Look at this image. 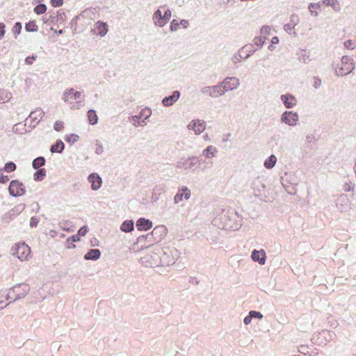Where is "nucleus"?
Segmentation results:
<instances>
[{"mask_svg": "<svg viewBox=\"0 0 356 356\" xmlns=\"http://www.w3.org/2000/svg\"><path fill=\"white\" fill-rule=\"evenodd\" d=\"M63 100L68 104L71 109H79L84 105V99L81 92L71 88L64 92Z\"/></svg>", "mask_w": 356, "mask_h": 356, "instance_id": "obj_1", "label": "nucleus"}, {"mask_svg": "<svg viewBox=\"0 0 356 356\" xmlns=\"http://www.w3.org/2000/svg\"><path fill=\"white\" fill-rule=\"evenodd\" d=\"M12 254L21 261L28 260L31 257V248L25 243H15L11 248Z\"/></svg>", "mask_w": 356, "mask_h": 356, "instance_id": "obj_2", "label": "nucleus"}, {"mask_svg": "<svg viewBox=\"0 0 356 356\" xmlns=\"http://www.w3.org/2000/svg\"><path fill=\"white\" fill-rule=\"evenodd\" d=\"M9 194L13 197L23 195L26 192V188L23 183L18 180H13L8 188Z\"/></svg>", "mask_w": 356, "mask_h": 356, "instance_id": "obj_3", "label": "nucleus"}, {"mask_svg": "<svg viewBox=\"0 0 356 356\" xmlns=\"http://www.w3.org/2000/svg\"><path fill=\"white\" fill-rule=\"evenodd\" d=\"M353 69L352 61L347 57H343L341 61V66H339L337 72L338 74L344 76L349 74Z\"/></svg>", "mask_w": 356, "mask_h": 356, "instance_id": "obj_4", "label": "nucleus"}, {"mask_svg": "<svg viewBox=\"0 0 356 356\" xmlns=\"http://www.w3.org/2000/svg\"><path fill=\"white\" fill-rule=\"evenodd\" d=\"M221 84L224 90V92H225L236 88L238 86L239 83L236 78L230 77L225 79Z\"/></svg>", "mask_w": 356, "mask_h": 356, "instance_id": "obj_5", "label": "nucleus"}, {"mask_svg": "<svg viewBox=\"0 0 356 356\" xmlns=\"http://www.w3.org/2000/svg\"><path fill=\"white\" fill-rule=\"evenodd\" d=\"M298 119V116L297 113L291 111H286L282 116V121L291 126L295 125Z\"/></svg>", "mask_w": 356, "mask_h": 356, "instance_id": "obj_6", "label": "nucleus"}, {"mask_svg": "<svg viewBox=\"0 0 356 356\" xmlns=\"http://www.w3.org/2000/svg\"><path fill=\"white\" fill-rule=\"evenodd\" d=\"M188 127L193 129L196 134H200L204 131L206 126L204 122L197 120L189 123Z\"/></svg>", "mask_w": 356, "mask_h": 356, "instance_id": "obj_7", "label": "nucleus"}, {"mask_svg": "<svg viewBox=\"0 0 356 356\" xmlns=\"http://www.w3.org/2000/svg\"><path fill=\"white\" fill-rule=\"evenodd\" d=\"M88 179L91 184L92 190L96 191L101 187L102 184V178L97 174L92 173L90 175Z\"/></svg>", "mask_w": 356, "mask_h": 356, "instance_id": "obj_8", "label": "nucleus"}, {"mask_svg": "<svg viewBox=\"0 0 356 356\" xmlns=\"http://www.w3.org/2000/svg\"><path fill=\"white\" fill-rule=\"evenodd\" d=\"M191 196V191L186 187H183L179 190L174 197L175 203H178L183 200V199L188 200Z\"/></svg>", "mask_w": 356, "mask_h": 356, "instance_id": "obj_9", "label": "nucleus"}, {"mask_svg": "<svg viewBox=\"0 0 356 356\" xmlns=\"http://www.w3.org/2000/svg\"><path fill=\"white\" fill-rule=\"evenodd\" d=\"M251 257L253 261L259 262V264H264L266 261V252L264 250H253Z\"/></svg>", "mask_w": 356, "mask_h": 356, "instance_id": "obj_10", "label": "nucleus"}, {"mask_svg": "<svg viewBox=\"0 0 356 356\" xmlns=\"http://www.w3.org/2000/svg\"><path fill=\"white\" fill-rule=\"evenodd\" d=\"M29 290V286L24 284L15 286L13 288V291L16 293L17 298H21L24 297L27 293Z\"/></svg>", "mask_w": 356, "mask_h": 356, "instance_id": "obj_11", "label": "nucleus"}, {"mask_svg": "<svg viewBox=\"0 0 356 356\" xmlns=\"http://www.w3.org/2000/svg\"><path fill=\"white\" fill-rule=\"evenodd\" d=\"M136 227L140 231H147L152 228V222L149 220L140 218L136 222Z\"/></svg>", "mask_w": 356, "mask_h": 356, "instance_id": "obj_12", "label": "nucleus"}, {"mask_svg": "<svg viewBox=\"0 0 356 356\" xmlns=\"http://www.w3.org/2000/svg\"><path fill=\"white\" fill-rule=\"evenodd\" d=\"M108 30V29L106 23L99 21L95 24L94 31L102 37L104 36L107 33Z\"/></svg>", "mask_w": 356, "mask_h": 356, "instance_id": "obj_13", "label": "nucleus"}, {"mask_svg": "<svg viewBox=\"0 0 356 356\" xmlns=\"http://www.w3.org/2000/svg\"><path fill=\"white\" fill-rule=\"evenodd\" d=\"M180 93L179 91H175L172 95L166 97L163 99V104L165 106H172L179 98Z\"/></svg>", "mask_w": 356, "mask_h": 356, "instance_id": "obj_14", "label": "nucleus"}, {"mask_svg": "<svg viewBox=\"0 0 356 356\" xmlns=\"http://www.w3.org/2000/svg\"><path fill=\"white\" fill-rule=\"evenodd\" d=\"M281 99L286 108H292L296 104V99L291 95H282Z\"/></svg>", "mask_w": 356, "mask_h": 356, "instance_id": "obj_15", "label": "nucleus"}, {"mask_svg": "<svg viewBox=\"0 0 356 356\" xmlns=\"http://www.w3.org/2000/svg\"><path fill=\"white\" fill-rule=\"evenodd\" d=\"M101 256V252L98 249L90 250L84 256L86 260H97Z\"/></svg>", "mask_w": 356, "mask_h": 356, "instance_id": "obj_16", "label": "nucleus"}, {"mask_svg": "<svg viewBox=\"0 0 356 356\" xmlns=\"http://www.w3.org/2000/svg\"><path fill=\"white\" fill-rule=\"evenodd\" d=\"M153 19L154 24L159 26H163L165 25V21L162 13L160 10H157L153 15Z\"/></svg>", "mask_w": 356, "mask_h": 356, "instance_id": "obj_17", "label": "nucleus"}, {"mask_svg": "<svg viewBox=\"0 0 356 356\" xmlns=\"http://www.w3.org/2000/svg\"><path fill=\"white\" fill-rule=\"evenodd\" d=\"M224 93L225 92H224V90L222 88V84L213 87L212 88H210V90H209L210 96L213 97L220 96V95H223Z\"/></svg>", "mask_w": 356, "mask_h": 356, "instance_id": "obj_18", "label": "nucleus"}, {"mask_svg": "<svg viewBox=\"0 0 356 356\" xmlns=\"http://www.w3.org/2000/svg\"><path fill=\"white\" fill-rule=\"evenodd\" d=\"M87 116L90 124H95L97 123L98 117L96 112L94 110H89Z\"/></svg>", "mask_w": 356, "mask_h": 356, "instance_id": "obj_19", "label": "nucleus"}, {"mask_svg": "<svg viewBox=\"0 0 356 356\" xmlns=\"http://www.w3.org/2000/svg\"><path fill=\"white\" fill-rule=\"evenodd\" d=\"M64 147V143L61 140H58L51 147V152L53 153H60L63 150Z\"/></svg>", "mask_w": 356, "mask_h": 356, "instance_id": "obj_20", "label": "nucleus"}, {"mask_svg": "<svg viewBox=\"0 0 356 356\" xmlns=\"http://www.w3.org/2000/svg\"><path fill=\"white\" fill-rule=\"evenodd\" d=\"M277 159L274 155H271L264 163V165L266 168H272L276 163Z\"/></svg>", "mask_w": 356, "mask_h": 356, "instance_id": "obj_21", "label": "nucleus"}, {"mask_svg": "<svg viewBox=\"0 0 356 356\" xmlns=\"http://www.w3.org/2000/svg\"><path fill=\"white\" fill-rule=\"evenodd\" d=\"M44 163H45V159L44 157H42V156L38 157L33 160V167L35 169L39 168L42 167V165H44Z\"/></svg>", "mask_w": 356, "mask_h": 356, "instance_id": "obj_22", "label": "nucleus"}, {"mask_svg": "<svg viewBox=\"0 0 356 356\" xmlns=\"http://www.w3.org/2000/svg\"><path fill=\"white\" fill-rule=\"evenodd\" d=\"M134 229V223L131 221H125L121 225V229L123 232H129Z\"/></svg>", "mask_w": 356, "mask_h": 356, "instance_id": "obj_23", "label": "nucleus"}, {"mask_svg": "<svg viewBox=\"0 0 356 356\" xmlns=\"http://www.w3.org/2000/svg\"><path fill=\"white\" fill-rule=\"evenodd\" d=\"M216 147L210 145L207 147V149L204 150V155L205 156L209 158V157H213L215 156V153L216 152Z\"/></svg>", "mask_w": 356, "mask_h": 356, "instance_id": "obj_24", "label": "nucleus"}, {"mask_svg": "<svg viewBox=\"0 0 356 356\" xmlns=\"http://www.w3.org/2000/svg\"><path fill=\"white\" fill-rule=\"evenodd\" d=\"M25 28L27 31H30V32L36 31H38V29L35 21H30L29 22L26 24Z\"/></svg>", "mask_w": 356, "mask_h": 356, "instance_id": "obj_25", "label": "nucleus"}, {"mask_svg": "<svg viewBox=\"0 0 356 356\" xmlns=\"http://www.w3.org/2000/svg\"><path fill=\"white\" fill-rule=\"evenodd\" d=\"M323 3L325 4L326 6H330L335 10L339 8V3L337 0H323Z\"/></svg>", "mask_w": 356, "mask_h": 356, "instance_id": "obj_26", "label": "nucleus"}, {"mask_svg": "<svg viewBox=\"0 0 356 356\" xmlns=\"http://www.w3.org/2000/svg\"><path fill=\"white\" fill-rule=\"evenodd\" d=\"M46 175V171L44 169H40L34 174V179L36 181H41L44 179Z\"/></svg>", "mask_w": 356, "mask_h": 356, "instance_id": "obj_27", "label": "nucleus"}, {"mask_svg": "<svg viewBox=\"0 0 356 356\" xmlns=\"http://www.w3.org/2000/svg\"><path fill=\"white\" fill-rule=\"evenodd\" d=\"M320 4L319 3H311L309 6V9L312 13V15L314 16L318 15V12L320 9Z\"/></svg>", "mask_w": 356, "mask_h": 356, "instance_id": "obj_28", "label": "nucleus"}, {"mask_svg": "<svg viewBox=\"0 0 356 356\" xmlns=\"http://www.w3.org/2000/svg\"><path fill=\"white\" fill-rule=\"evenodd\" d=\"M46 10H47V7L44 4H40L34 8V12L37 15L43 14L46 12Z\"/></svg>", "mask_w": 356, "mask_h": 356, "instance_id": "obj_29", "label": "nucleus"}, {"mask_svg": "<svg viewBox=\"0 0 356 356\" xmlns=\"http://www.w3.org/2000/svg\"><path fill=\"white\" fill-rule=\"evenodd\" d=\"M7 296L4 293L0 292V309H3L8 305Z\"/></svg>", "mask_w": 356, "mask_h": 356, "instance_id": "obj_30", "label": "nucleus"}, {"mask_svg": "<svg viewBox=\"0 0 356 356\" xmlns=\"http://www.w3.org/2000/svg\"><path fill=\"white\" fill-rule=\"evenodd\" d=\"M16 168V165L14 163H7L4 166V170L7 172H13Z\"/></svg>", "mask_w": 356, "mask_h": 356, "instance_id": "obj_31", "label": "nucleus"}, {"mask_svg": "<svg viewBox=\"0 0 356 356\" xmlns=\"http://www.w3.org/2000/svg\"><path fill=\"white\" fill-rule=\"evenodd\" d=\"M54 128L57 131L63 130L64 128L63 122L62 121H56L54 124Z\"/></svg>", "mask_w": 356, "mask_h": 356, "instance_id": "obj_32", "label": "nucleus"}, {"mask_svg": "<svg viewBox=\"0 0 356 356\" xmlns=\"http://www.w3.org/2000/svg\"><path fill=\"white\" fill-rule=\"evenodd\" d=\"M344 46L348 49H353L355 47V42L349 40L344 42Z\"/></svg>", "mask_w": 356, "mask_h": 356, "instance_id": "obj_33", "label": "nucleus"}, {"mask_svg": "<svg viewBox=\"0 0 356 356\" xmlns=\"http://www.w3.org/2000/svg\"><path fill=\"white\" fill-rule=\"evenodd\" d=\"M170 17H171V11L169 9H168L163 15L165 24H166V23L169 21Z\"/></svg>", "mask_w": 356, "mask_h": 356, "instance_id": "obj_34", "label": "nucleus"}, {"mask_svg": "<svg viewBox=\"0 0 356 356\" xmlns=\"http://www.w3.org/2000/svg\"><path fill=\"white\" fill-rule=\"evenodd\" d=\"M51 3L52 6L59 7L63 5V0H51Z\"/></svg>", "mask_w": 356, "mask_h": 356, "instance_id": "obj_35", "label": "nucleus"}, {"mask_svg": "<svg viewBox=\"0 0 356 356\" xmlns=\"http://www.w3.org/2000/svg\"><path fill=\"white\" fill-rule=\"evenodd\" d=\"M250 314L251 315L252 318H261L263 317L262 314L260 312H256V311H251L250 312Z\"/></svg>", "mask_w": 356, "mask_h": 356, "instance_id": "obj_36", "label": "nucleus"}, {"mask_svg": "<svg viewBox=\"0 0 356 356\" xmlns=\"http://www.w3.org/2000/svg\"><path fill=\"white\" fill-rule=\"evenodd\" d=\"M10 180V178L7 175H0V183L6 184Z\"/></svg>", "mask_w": 356, "mask_h": 356, "instance_id": "obj_37", "label": "nucleus"}, {"mask_svg": "<svg viewBox=\"0 0 356 356\" xmlns=\"http://www.w3.org/2000/svg\"><path fill=\"white\" fill-rule=\"evenodd\" d=\"M87 232H88L87 227H83L79 229V230L78 232V235L83 236L86 234Z\"/></svg>", "mask_w": 356, "mask_h": 356, "instance_id": "obj_38", "label": "nucleus"}, {"mask_svg": "<svg viewBox=\"0 0 356 356\" xmlns=\"http://www.w3.org/2000/svg\"><path fill=\"white\" fill-rule=\"evenodd\" d=\"M36 58H37L36 56H29L26 58L25 62L28 65H31L33 63V60H35L36 59Z\"/></svg>", "mask_w": 356, "mask_h": 356, "instance_id": "obj_39", "label": "nucleus"}, {"mask_svg": "<svg viewBox=\"0 0 356 356\" xmlns=\"http://www.w3.org/2000/svg\"><path fill=\"white\" fill-rule=\"evenodd\" d=\"M79 139V136L76 134H71L69 137H68V142H72V143H75Z\"/></svg>", "mask_w": 356, "mask_h": 356, "instance_id": "obj_40", "label": "nucleus"}, {"mask_svg": "<svg viewBox=\"0 0 356 356\" xmlns=\"http://www.w3.org/2000/svg\"><path fill=\"white\" fill-rule=\"evenodd\" d=\"M164 232L165 231V228L161 226V227H156L153 231H152V234H156L157 232Z\"/></svg>", "mask_w": 356, "mask_h": 356, "instance_id": "obj_41", "label": "nucleus"}, {"mask_svg": "<svg viewBox=\"0 0 356 356\" xmlns=\"http://www.w3.org/2000/svg\"><path fill=\"white\" fill-rule=\"evenodd\" d=\"M5 25L3 23H0V39L5 34Z\"/></svg>", "mask_w": 356, "mask_h": 356, "instance_id": "obj_42", "label": "nucleus"}, {"mask_svg": "<svg viewBox=\"0 0 356 356\" xmlns=\"http://www.w3.org/2000/svg\"><path fill=\"white\" fill-rule=\"evenodd\" d=\"M179 26V24L177 22H176V20H172V22H171V30L172 31H174V30H177V28Z\"/></svg>", "mask_w": 356, "mask_h": 356, "instance_id": "obj_43", "label": "nucleus"}, {"mask_svg": "<svg viewBox=\"0 0 356 356\" xmlns=\"http://www.w3.org/2000/svg\"><path fill=\"white\" fill-rule=\"evenodd\" d=\"M251 320H252V317H251V315L249 314V316H246V317L244 318V323H245V324L248 325V324L250 323Z\"/></svg>", "mask_w": 356, "mask_h": 356, "instance_id": "obj_44", "label": "nucleus"}, {"mask_svg": "<svg viewBox=\"0 0 356 356\" xmlns=\"http://www.w3.org/2000/svg\"><path fill=\"white\" fill-rule=\"evenodd\" d=\"M343 189L346 192H348V191H350L352 188H351V186L348 184H346L343 186Z\"/></svg>", "mask_w": 356, "mask_h": 356, "instance_id": "obj_45", "label": "nucleus"}, {"mask_svg": "<svg viewBox=\"0 0 356 356\" xmlns=\"http://www.w3.org/2000/svg\"><path fill=\"white\" fill-rule=\"evenodd\" d=\"M321 84V81L320 79H316L314 82V86L315 88H318Z\"/></svg>", "mask_w": 356, "mask_h": 356, "instance_id": "obj_46", "label": "nucleus"}, {"mask_svg": "<svg viewBox=\"0 0 356 356\" xmlns=\"http://www.w3.org/2000/svg\"><path fill=\"white\" fill-rule=\"evenodd\" d=\"M72 238L74 242L79 241V235H78V234L74 235V236H72Z\"/></svg>", "mask_w": 356, "mask_h": 356, "instance_id": "obj_47", "label": "nucleus"}, {"mask_svg": "<svg viewBox=\"0 0 356 356\" xmlns=\"http://www.w3.org/2000/svg\"><path fill=\"white\" fill-rule=\"evenodd\" d=\"M271 42H272V43H273V44H277V43H278V42H279V39H278V38H277V37H276V36H275V37H273V38H272Z\"/></svg>", "mask_w": 356, "mask_h": 356, "instance_id": "obj_48", "label": "nucleus"}, {"mask_svg": "<svg viewBox=\"0 0 356 356\" xmlns=\"http://www.w3.org/2000/svg\"><path fill=\"white\" fill-rule=\"evenodd\" d=\"M178 167H179V168H184V167L185 168H187L186 166V167L184 166V163H181L180 162L178 163Z\"/></svg>", "mask_w": 356, "mask_h": 356, "instance_id": "obj_49", "label": "nucleus"}, {"mask_svg": "<svg viewBox=\"0 0 356 356\" xmlns=\"http://www.w3.org/2000/svg\"><path fill=\"white\" fill-rule=\"evenodd\" d=\"M35 113H36V111H35V112H32V113H31V115H30V117H32V116H33V115H34Z\"/></svg>", "mask_w": 356, "mask_h": 356, "instance_id": "obj_50", "label": "nucleus"}, {"mask_svg": "<svg viewBox=\"0 0 356 356\" xmlns=\"http://www.w3.org/2000/svg\"><path fill=\"white\" fill-rule=\"evenodd\" d=\"M204 138H205V139H206V140H209V137H208V135H207V134H206V135L204 136Z\"/></svg>", "mask_w": 356, "mask_h": 356, "instance_id": "obj_51", "label": "nucleus"}, {"mask_svg": "<svg viewBox=\"0 0 356 356\" xmlns=\"http://www.w3.org/2000/svg\"><path fill=\"white\" fill-rule=\"evenodd\" d=\"M16 25H19V27L21 28V25L19 22H17Z\"/></svg>", "mask_w": 356, "mask_h": 356, "instance_id": "obj_52", "label": "nucleus"}, {"mask_svg": "<svg viewBox=\"0 0 356 356\" xmlns=\"http://www.w3.org/2000/svg\"><path fill=\"white\" fill-rule=\"evenodd\" d=\"M33 223H35V221L31 222V225H32Z\"/></svg>", "mask_w": 356, "mask_h": 356, "instance_id": "obj_53", "label": "nucleus"}, {"mask_svg": "<svg viewBox=\"0 0 356 356\" xmlns=\"http://www.w3.org/2000/svg\"><path fill=\"white\" fill-rule=\"evenodd\" d=\"M33 223H35V221L31 222V225H32Z\"/></svg>", "mask_w": 356, "mask_h": 356, "instance_id": "obj_54", "label": "nucleus"}]
</instances>
